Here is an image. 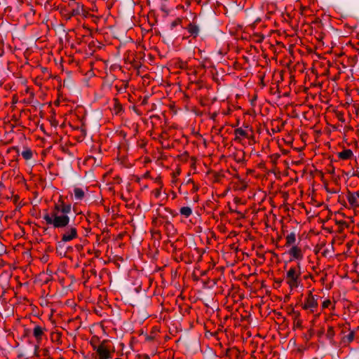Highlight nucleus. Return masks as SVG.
Segmentation results:
<instances>
[{
  "label": "nucleus",
  "instance_id": "1",
  "mask_svg": "<svg viewBox=\"0 0 359 359\" xmlns=\"http://www.w3.org/2000/svg\"><path fill=\"white\" fill-rule=\"evenodd\" d=\"M72 205L65 203L62 200H59L55 203L50 212H46L43 219L46 224L55 228L60 229L68 226L70 219L68 214L70 213Z\"/></svg>",
  "mask_w": 359,
  "mask_h": 359
},
{
  "label": "nucleus",
  "instance_id": "2",
  "mask_svg": "<svg viewBox=\"0 0 359 359\" xmlns=\"http://www.w3.org/2000/svg\"><path fill=\"white\" fill-rule=\"evenodd\" d=\"M301 267L299 263L297 266H292L286 272L285 280L290 290L297 289L301 284Z\"/></svg>",
  "mask_w": 359,
  "mask_h": 359
},
{
  "label": "nucleus",
  "instance_id": "3",
  "mask_svg": "<svg viewBox=\"0 0 359 359\" xmlns=\"http://www.w3.org/2000/svg\"><path fill=\"white\" fill-rule=\"evenodd\" d=\"M318 306V296L313 294L311 291H309L304 303L302 305V309L309 311L310 313H313L316 311Z\"/></svg>",
  "mask_w": 359,
  "mask_h": 359
},
{
  "label": "nucleus",
  "instance_id": "4",
  "mask_svg": "<svg viewBox=\"0 0 359 359\" xmlns=\"http://www.w3.org/2000/svg\"><path fill=\"white\" fill-rule=\"evenodd\" d=\"M78 237L77 229L75 226H68L61 235V241L69 242Z\"/></svg>",
  "mask_w": 359,
  "mask_h": 359
},
{
  "label": "nucleus",
  "instance_id": "5",
  "mask_svg": "<svg viewBox=\"0 0 359 359\" xmlns=\"http://www.w3.org/2000/svg\"><path fill=\"white\" fill-rule=\"evenodd\" d=\"M94 350L96 351L97 353V359H111V355L109 350V348L107 347V346L102 343L97 346L94 347Z\"/></svg>",
  "mask_w": 359,
  "mask_h": 359
},
{
  "label": "nucleus",
  "instance_id": "6",
  "mask_svg": "<svg viewBox=\"0 0 359 359\" xmlns=\"http://www.w3.org/2000/svg\"><path fill=\"white\" fill-rule=\"evenodd\" d=\"M346 198L352 208H355L359 207V191L348 192Z\"/></svg>",
  "mask_w": 359,
  "mask_h": 359
},
{
  "label": "nucleus",
  "instance_id": "7",
  "mask_svg": "<svg viewBox=\"0 0 359 359\" xmlns=\"http://www.w3.org/2000/svg\"><path fill=\"white\" fill-rule=\"evenodd\" d=\"M288 254L292 257L291 259L301 260L303 258L302 249L297 245H292L289 250Z\"/></svg>",
  "mask_w": 359,
  "mask_h": 359
},
{
  "label": "nucleus",
  "instance_id": "8",
  "mask_svg": "<svg viewBox=\"0 0 359 359\" xmlns=\"http://www.w3.org/2000/svg\"><path fill=\"white\" fill-rule=\"evenodd\" d=\"M45 331H46V328L42 327L39 325H36L34 327L33 336L35 337V339L38 343L41 342V341L42 339V337L44 334Z\"/></svg>",
  "mask_w": 359,
  "mask_h": 359
},
{
  "label": "nucleus",
  "instance_id": "9",
  "mask_svg": "<svg viewBox=\"0 0 359 359\" xmlns=\"http://www.w3.org/2000/svg\"><path fill=\"white\" fill-rule=\"evenodd\" d=\"M235 140L241 141V137H247L248 133L241 128L235 130Z\"/></svg>",
  "mask_w": 359,
  "mask_h": 359
},
{
  "label": "nucleus",
  "instance_id": "10",
  "mask_svg": "<svg viewBox=\"0 0 359 359\" xmlns=\"http://www.w3.org/2000/svg\"><path fill=\"white\" fill-rule=\"evenodd\" d=\"M355 337V332L353 331H351L347 335L344 336L341 339V343L344 345H347L353 341Z\"/></svg>",
  "mask_w": 359,
  "mask_h": 359
},
{
  "label": "nucleus",
  "instance_id": "11",
  "mask_svg": "<svg viewBox=\"0 0 359 359\" xmlns=\"http://www.w3.org/2000/svg\"><path fill=\"white\" fill-rule=\"evenodd\" d=\"M353 156V152L351 149H345L338 154V157L343 160L349 159Z\"/></svg>",
  "mask_w": 359,
  "mask_h": 359
},
{
  "label": "nucleus",
  "instance_id": "12",
  "mask_svg": "<svg viewBox=\"0 0 359 359\" xmlns=\"http://www.w3.org/2000/svg\"><path fill=\"white\" fill-rule=\"evenodd\" d=\"M286 243L285 245H295L294 243L296 242V234L294 232H291L288 235H287L286 238Z\"/></svg>",
  "mask_w": 359,
  "mask_h": 359
},
{
  "label": "nucleus",
  "instance_id": "13",
  "mask_svg": "<svg viewBox=\"0 0 359 359\" xmlns=\"http://www.w3.org/2000/svg\"><path fill=\"white\" fill-rule=\"evenodd\" d=\"M74 194L76 200H81L84 197V191L81 188H74Z\"/></svg>",
  "mask_w": 359,
  "mask_h": 359
},
{
  "label": "nucleus",
  "instance_id": "14",
  "mask_svg": "<svg viewBox=\"0 0 359 359\" xmlns=\"http://www.w3.org/2000/svg\"><path fill=\"white\" fill-rule=\"evenodd\" d=\"M180 212L185 217H189L192 214V210L190 207L186 206L180 208Z\"/></svg>",
  "mask_w": 359,
  "mask_h": 359
},
{
  "label": "nucleus",
  "instance_id": "15",
  "mask_svg": "<svg viewBox=\"0 0 359 359\" xmlns=\"http://www.w3.org/2000/svg\"><path fill=\"white\" fill-rule=\"evenodd\" d=\"M188 31L191 35L196 36L198 33V28L194 25H189Z\"/></svg>",
  "mask_w": 359,
  "mask_h": 359
},
{
  "label": "nucleus",
  "instance_id": "16",
  "mask_svg": "<svg viewBox=\"0 0 359 359\" xmlns=\"http://www.w3.org/2000/svg\"><path fill=\"white\" fill-rule=\"evenodd\" d=\"M22 156L25 159L29 160L32 157V153L30 150H25L22 152Z\"/></svg>",
  "mask_w": 359,
  "mask_h": 359
},
{
  "label": "nucleus",
  "instance_id": "17",
  "mask_svg": "<svg viewBox=\"0 0 359 359\" xmlns=\"http://www.w3.org/2000/svg\"><path fill=\"white\" fill-rule=\"evenodd\" d=\"M331 305V301L330 299L325 300L322 304L323 309L328 308Z\"/></svg>",
  "mask_w": 359,
  "mask_h": 359
},
{
  "label": "nucleus",
  "instance_id": "18",
  "mask_svg": "<svg viewBox=\"0 0 359 359\" xmlns=\"http://www.w3.org/2000/svg\"><path fill=\"white\" fill-rule=\"evenodd\" d=\"M333 328L332 327H330L329 329H328V332H327V334L329 336H332L333 335Z\"/></svg>",
  "mask_w": 359,
  "mask_h": 359
},
{
  "label": "nucleus",
  "instance_id": "19",
  "mask_svg": "<svg viewBox=\"0 0 359 359\" xmlns=\"http://www.w3.org/2000/svg\"><path fill=\"white\" fill-rule=\"evenodd\" d=\"M292 313L294 315L296 318H298L300 316V313L294 310L292 311Z\"/></svg>",
  "mask_w": 359,
  "mask_h": 359
},
{
  "label": "nucleus",
  "instance_id": "20",
  "mask_svg": "<svg viewBox=\"0 0 359 359\" xmlns=\"http://www.w3.org/2000/svg\"><path fill=\"white\" fill-rule=\"evenodd\" d=\"M115 359H121V358H115Z\"/></svg>",
  "mask_w": 359,
  "mask_h": 359
}]
</instances>
